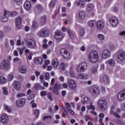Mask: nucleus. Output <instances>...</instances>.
<instances>
[{
	"mask_svg": "<svg viewBox=\"0 0 125 125\" xmlns=\"http://www.w3.org/2000/svg\"><path fill=\"white\" fill-rule=\"evenodd\" d=\"M88 58L91 63H96L99 60V55L96 51H92L89 53Z\"/></svg>",
	"mask_w": 125,
	"mask_h": 125,
	"instance_id": "1",
	"label": "nucleus"
},
{
	"mask_svg": "<svg viewBox=\"0 0 125 125\" xmlns=\"http://www.w3.org/2000/svg\"><path fill=\"white\" fill-rule=\"evenodd\" d=\"M89 92H90L93 95H99L100 94V90L99 88L96 86H91L87 88Z\"/></svg>",
	"mask_w": 125,
	"mask_h": 125,
	"instance_id": "2",
	"label": "nucleus"
},
{
	"mask_svg": "<svg viewBox=\"0 0 125 125\" xmlns=\"http://www.w3.org/2000/svg\"><path fill=\"white\" fill-rule=\"evenodd\" d=\"M118 62H121L125 61V52L123 50H120L116 53Z\"/></svg>",
	"mask_w": 125,
	"mask_h": 125,
	"instance_id": "3",
	"label": "nucleus"
},
{
	"mask_svg": "<svg viewBox=\"0 0 125 125\" xmlns=\"http://www.w3.org/2000/svg\"><path fill=\"white\" fill-rule=\"evenodd\" d=\"M98 104L99 108L101 110V111H102V112L106 111V109H107V102L106 101V100H100L98 103Z\"/></svg>",
	"mask_w": 125,
	"mask_h": 125,
	"instance_id": "4",
	"label": "nucleus"
},
{
	"mask_svg": "<svg viewBox=\"0 0 125 125\" xmlns=\"http://www.w3.org/2000/svg\"><path fill=\"white\" fill-rule=\"evenodd\" d=\"M87 68V64L85 62H82L80 63L77 67L76 70L78 73H83L86 70Z\"/></svg>",
	"mask_w": 125,
	"mask_h": 125,
	"instance_id": "5",
	"label": "nucleus"
},
{
	"mask_svg": "<svg viewBox=\"0 0 125 125\" xmlns=\"http://www.w3.org/2000/svg\"><path fill=\"white\" fill-rule=\"evenodd\" d=\"M60 53L63 58L65 59V60H70V59H71L70 52H68L67 49L65 48L61 49L60 50Z\"/></svg>",
	"mask_w": 125,
	"mask_h": 125,
	"instance_id": "6",
	"label": "nucleus"
},
{
	"mask_svg": "<svg viewBox=\"0 0 125 125\" xmlns=\"http://www.w3.org/2000/svg\"><path fill=\"white\" fill-rule=\"evenodd\" d=\"M37 35L41 38H46L49 35V31L46 28H42L37 33Z\"/></svg>",
	"mask_w": 125,
	"mask_h": 125,
	"instance_id": "7",
	"label": "nucleus"
},
{
	"mask_svg": "<svg viewBox=\"0 0 125 125\" xmlns=\"http://www.w3.org/2000/svg\"><path fill=\"white\" fill-rule=\"evenodd\" d=\"M116 98L118 101L122 102L125 100V89L117 93L116 95Z\"/></svg>",
	"mask_w": 125,
	"mask_h": 125,
	"instance_id": "8",
	"label": "nucleus"
},
{
	"mask_svg": "<svg viewBox=\"0 0 125 125\" xmlns=\"http://www.w3.org/2000/svg\"><path fill=\"white\" fill-rule=\"evenodd\" d=\"M26 44L29 48H36V42L33 39H28L26 41Z\"/></svg>",
	"mask_w": 125,
	"mask_h": 125,
	"instance_id": "9",
	"label": "nucleus"
},
{
	"mask_svg": "<svg viewBox=\"0 0 125 125\" xmlns=\"http://www.w3.org/2000/svg\"><path fill=\"white\" fill-rule=\"evenodd\" d=\"M1 123L3 125H7L9 123V117L6 114H3L0 117Z\"/></svg>",
	"mask_w": 125,
	"mask_h": 125,
	"instance_id": "10",
	"label": "nucleus"
},
{
	"mask_svg": "<svg viewBox=\"0 0 125 125\" xmlns=\"http://www.w3.org/2000/svg\"><path fill=\"white\" fill-rule=\"evenodd\" d=\"M100 82L102 83H103L104 84H109V83H110V79L109 78V76L107 75H103L100 78Z\"/></svg>",
	"mask_w": 125,
	"mask_h": 125,
	"instance_id": "11",
	"label": "nucleus"
},
{
	"mask_svg": "<svg viewBox=\"0 0 125 125\" xmlns=\"http://www.w3.org/2000/svg\"><path fill=\"white\" fill-rule=\"evenodd\" d=\"M109 23L111 26L115 27L119 24V20L117 17H112L109 19Z\"/></svg>",
	"mask_w": 125,
	"mask_h": 125,
	"instance_id": "12",
	"label": "nucleus"
},
{
	"mask_svg": "<svg viewBox=\"0 0 125 125\" xmlns=\"http://www.w3.org/2000/svg\"><path fill=\"white\" fill-rule=\"evenodd\" d=\"M67 83L70 88L72 90H75L77 88V83H76L75 80H69Z\"/></svg>",
	"mask_w": 125,
	"mask_h": 125,
	"instance_id": "13",
	"label": "nucleus"
},
{
	"mask_svg": "<svg viewBox=\"0 0 125 125\" xmlns=\"http://www.w3.org/2000/svg\"><path fill=\"white\" fill-rule=\"evenodd\" d=\"M64 37L65 35H63L61 31H57L55 33V38L56 40L59 42H62V41L63 40V39H64Z\"/></svg>",
	"mask_w": 125,
	"mask_h": 125,
	"instance_id": "14",
	"label": "nucleus"
},
{
	"mask_svg": "<svg viewBox=\"0 0 125 125\" xmlns=\"http://www.w3.org/2000/svg\"><path fill=\"white\" fill-rule=\"evenodd\" d=\"M0 67L1 69H8V68H10V63L8 61L4 60L1 62Z\"/></svg>",
	"mask_w": 125,
	"mask_h": 125,
	"instance_id": "15",
	"label": "nucleus"
},
{
	"mask_svg": "<svg viewBox=\"0 0 125 125\" xmlns=\"http://www.w3.org/2000/svg\"><path fill=\"white\" fill-rule=\"evenodd\" d=\"M75 5H77V6H79V7H81V8H83L84 7V5H85V3L83 0H76L74 2Z\"/></svg>",
	"mask_w": 125,
	"mask_h": 125,
	"instance_id": "16",
	"label": "nucleus"
},
{
	"mask_svg": "<svg viewBox=\"0 0 125 125\" xmlns=\"http://www.w3.org/2000/svg\"><path fill=\"white\" fill-rule=\"evenodd\" d=\"M102 58L104 59H106V58H109L111 56V52L109 50H104L102 52Z\"/></svg>",
	"mask_w": 125,
	"mask_h": 125,
	"instance_id": "17",
	"label": "nucleus"
},
{
	"mask_svg": "<svg viewBox=\"0 0 125 125\" xmlns=\"http://www.w3.org/2000/svg\"><path fill=\"white\" fill-rule=\"evenodd\" d=\"M25 103H26V100L24 98H21L16 101V105L20 108L23 107L25 105Z\"/></svg>",
	"mask_w": 125,
	"mask_h": 125,
	"instance_id": "18",
	"label": "nucleus"
},
{
	"mask_svg": "<svg viewBox=\"0 0 125 125\" xmlns=\"http://www.w3.org/2000/svg\"><path fill=\"white\" fill-rule=\"evenodd\" d=\"M22 17H19L17 18L16 20V27L18 29H20L21 28V26H22Z\"/></svg>",
	"mask_w": 125,
	"mask_h": 125,
	"instance_id": "19",
	"label": "nucleus"
},
{
	"mask_svg": "<svg viewBox=\"0 0 125 125\" xmlns=\"http://www.w3.org/2000/svg\"><path fill=\"white\" fill-rule=\"evenodd\" d=\"M86 10L89 12H93L95 10L94 4L92 3H89L86 5Z\"/></svg>",
	"mask_w": 125,
	"mask_h": 125,
	"instance_id": "20",
	"label": "nucleus"
},
{
	"mask_svg": "<svg viewBox=\"0 0 125 125\" xmlns=\"http://www.w3.org/2000/svg\"><path fill=\"white\" fill-rule=\"evenodd\" d=\"M60 88H61V85L58 83H56L53 87L52 91L53 92V93H54V94H58V91L59 89H60Z\"/></svg>",
	"mask_w": 125,
	"mask_h": 125,
	"instance_id": "21",
	"label": "nucleus"
},
{
	"mask_svg": "<svg viewBox=\"0 0 125 125\" xmlns=\"http://www.w3.org/2000/svg\"><path fill=\"white\" fill-rule=\"evenodd\" d=\"M96 25L98 30H102L104 28V26H105V23L102 21H99L97 22L96 21Z\"/></svg>",
	"mask_w": 125,
	"mask_h": 125,
	"instance_id": "22",
	"label": "nucleus"
},
{
	"mask_svg": "<svg viewBox=\"0 0 125 125\" xmlns=\"http://www.w3.org/2000/svg\"><path fill=\"white\" fill-rule=\"evenodd\" d=\"M78 16L79 20L81 21H83V20L85 19V16H86V15L85 14V12L81 11L78 13Z\"/></svg>",
	"mask_w": 125,
	"mask_h": 125,
	"instance_id": "23",
	"label": "nucleus"
},
{
	"mask_svg": "<svg viewBox=\"0 0 125 125\" xmlns=\"http://www.w3.org/2000/svg\"><path fill=\"white\" fill-rule=\"evenodd\" d=\"M13 86L14 87L15 89L16 90H20L21 88V83L19 81H14L13 84Z\"/></svg>",
	"mask_w": 125,
	"mask_h": 125,
	"instance_id": "24",
	"label": "nucleus"
},
{
	"mask_svg": "<svg viewBox=\"0 0 125 125\" xmlns=\"http://www.w3.org/2000/svg\"><path fill=\"white\" fill-rule=\"evenodd\" d=\"M78 78L80 79V80H88L89 76L86 73H80L78 74Z\"/></svg>",
	"mask_w": 125,
	"mask_h": 125,
	"instance_id": "25",
	"label": "nucleus"
},
{
	"mask_svg": "<svg viewBox=\"0 0 125 125\" xmlns=\"http://www.w3.org/2000/svg\"><path fill=\"white\" fill-rule=\"evenodd\" d=\"M115 106L111 105L110 106V113L113 114L114 116H115L116 117V118H120V115L118 113H117L115 112V111H115Z\"/></svg>",
	"mask_w": 125,
	"mask_h": 125,
	"instance_id": "26",
	"label": "nucleus"
},
{
	"mask_svg": "<svg viewBox=\"0 0 125 125\" xmlns=\"http://www.w3.org/2000/svg\"><path fill=\"white\" fill-rule=\"evenodd\" d=\"M34 62L36 65H42V58H36L34 59Z\"/></svg>",
	"mask_w": 125,
	"mask_h": 125,
	"instance_id": "27",
	"label": "nucleus"
},
{
	"mask_svg": "<svg viewBox=\"0 0 125 125\" xmlns=\"http://www.w3.org/2000/svg\"><path fill=\"white\" fill-rule=\"evenodd\" d=\"M31 3L29 1H26L23 5V7L26 10H29L31 7Z\"/></svg>",
	"mask_w": 125,
	"mask_h": 125,
	"instance_id": "28",
	"label": "nucleus"
},
{
	"mask_svg": "<svg viewBox=\"0 0 125 125\" xmlns=\"http://www.w3.org/2000/svg\"><path fill=\"white\" fill-rule=\"evenodd\" d=\"M67 32L70 37V38H71L72 40H74L75 38V33L71 30L69 28L67 29Z\"/></svg>",
	"mask_w": 125,
	"mask_h": 125,
	"instance_id": "29",
	"label": "nucleus"
},
{
	"mask_svg": "<svg viewBox=\"0 0 125 125\" xmlns=\"http://www.w3.org/2000/svg\"><path fill=\"white\" fill-rule=\"evenodd\" d=\"M4 14L7 15V16H16L17 13L16 12L11 13L8 11L4 10Z\"/></svg>",
	"mask_w": 125,
	"mask_h": 125,
	"instance_id": "30",
	"label": "nucleus"
},
{
	"mask_svg": "<svg viewBox=\"0 0 125 125\" xmlns=\"http://www.w3.org/2000/svg\"><path fill=\"white\" fill-rule=\"evenodd\" d=\"M4 15L1 16L0 18V20L2 21V22H6V21H7V20H8V18H7V15L6 14H4Z\"/></svg>",
	"mask_w": 125,
	"mask_h": 125,
	"instance_id": "31",
	"label": "nucleus"
},
{
	"mask_svg": "<svg viewBox=\"0 0 125 125\" xmlns=\"http://www.w3.org/2000/svg\"><path fill=\"white\" fill-rule=\"evenodd\" d=\"M105 63L109 64V66H111V67H113L115 66V61L112 59H110L107 61L105 62Z\"/></svg>",
	"mask_w": 125,
	"mask_h": 125,
	"instance_id": "32",
	"label": "nucleus"
},
{
	"mask_svg": "<svg viewBox=\"0 0 125 125\" xmlns=\"http://www.w3.org/2000/svg\"><path fill=\"white\" fill-rule=\"evenodd\" d=\"M20 71L21 74H26L27 72V66L22 65L20 68Z\"/></svg>",
	"mask_w": 125,
	"mask_h": 125,
	"instance_id": "33",
	"label": "nucleus"
},
{
	"mask_svg": "<svg viewBox=\"0 0 125 125\" xmlns=\"http://www.w3.org/2000/svg\"><path fill=\"white\" fill-rule=\"evenodd\" d=\"M52 65L55 68L58 67V65H59V62H58V60L57 59H54L53 60Z\"/></svg>",
	"mask_w": 125,
	"mask_h": 125,
	"instance_id": "34",
	"label": "nucleus"
},
{
	"mask_svg": "<svg viewBox=\"0 0 125 125\" xmlns=\"http://www.w3.org/2000/svg\"><path fill=\"white\" fill-rule=\"evenodd\" d=\"M87 25L90 27H93L96 25V21L95 20H90L87 22Z\"/></svg>",
	"mask_w": 125,
	"mask_h": 125,
	"instance_id": "35",
	"label": "nucleus"
},
{
	"mask_svg": "<svg viewBox=\"0 0 125 125\" xmlns=\"http://www.w3.org/2000/svg\"><path fill=\"white\" fill-rule=\"evenodd\" d=\"M56 2H57V0H52L49 4V7L52 8L55 6V4H56Z\"/></svg>",
	"mask_w": 125,
	"mask_h": 125,
	"instance_id": "36",
	"label": "nucleus"
},
{
	"mask_svg": "<svg viewBox=\"0 0 125 125\" xmlns=\"http://www.w3.org/2000/svg\"><path fill=\"white\" fill-rule=\"evenodd\" d=\"M7 83V80L4 78L3 77H0V83L1 84H4V83Z\"/></svg>",
	"mask_w": 125,
	"mask_h": 125,
	"instance_id": "37",
	"label": "nucleus"
},
{
	"mask_svg": "<svg viewBox=\"0 0 125 125\" xmlns=\"http://www.w3.org/2000/svg\"><path fill=\"white\" fill-rule=\"evenodd\" d=\"M92 104H93V102H91L90 103V105H88L87 106V109L88 110H89L90 109H91L92 110H93V111H94V110H95V106L93 105Z\"/></svg>",
	"mask_w": 125,
	"mask_h": 125,
	"instance_id": "38",
	"label": "nucleus"
},
{
	"mask_svg": "<svg viewBox=\"0 0 125 125\" xmlns=\"http://www.w3.org/2000/svg\"><path fill=\"white\" fill-rule=\"evenodd\" d=\"M90 71L92 74H94L95 75H96V74H97L98 73L97 68L96 67H93L90 69Z\"/></svg>",
	"mask_w": 125,
	"mask_h": 125,
	"instance_id": "39",
	"label": "nucleus"
},
{
	"mask_svg": "<svg viewBox=\"0 0 125 125\" xmlns=\"http://www.w3.org/2000/svg\"><path fill=\"white\" fill-rule=\"evenodd\" d=\"M4 107L5 110H6V111H7L8 113H11V111H12V108L10 106L4 105Z\"/></svg>",
	"mask_w": 125,
	"mask_h": 125,
	"instance_id": "40",
	"label": "nucleus"
},
{
	"mask_svg": "<svg viewBox=\"0 0 125 125\" xmlns=\"http://www.w3.org/2000/svg\"><path fill=\"white\" fill-rule=\"evenodd\" d=\"M45 22H46V17L45 16H43L41 19V23L42 25H44V24H45Z\"/></svg>",
	"mask_w": 125,
	"mask_h": 125,
	"instance_id": "41",
	"label": "nucleus"
},
{
	"mask_svg": "<svg viewBox=\"0 0 125 125\" xmlns=\"http://www.w3.org/2000/svg\"><path fill=\"white\" fill-rule=\"evenodd\" d=\"M89 98L87 97H84L83 101H82V104H85V103H89Z\"/></svg>",
	"mask_w": 125,
	"mask_h": 125,
	"instance_id": "42",
	"label": "nucleus"
},
{
	"mask_svg": "<svg viewBox=\"0 0 125 125\" xmlns=\"http://www.w3.org/2000/svg\"><path fill=\"white\" fill-rule=\"evenodd\" d=\"M25 48L26 47H23L21 48H17V50L19 51L20 55H22V54H23V52Z\"/></svg>",
	"mask_w": 125,
	"mask_h": 125,
	"instance_id": "43",
	"label": "nucleus"
},
{
	"mask_svg": "<svg viewBox=\"0 0 125 125\" xmlns=\"http://www.w3.org/2000/svg\"><path fill=\"white\" fill-rule=\"evenodd\" d=\"M74 70V67H71L70 68V76L71 78H74L75 77V73L73 71Z\"/></svg>",
	"mask_w": 125,
	"mask_h": 125,
	"instance_id": "44",
	"label": "nucleus"
},
{
	"mask_svg": "<svg viewBox=\"0 0 125 125\" xmlns=\"http://www.w3.org/2000/svg\"><path fill=\"white\" fill-rule=\"evenodd\" d=\"M79 34L81 37L84 36L85 32L84 31V28H82L79 31Z\"/></svg>",
	"mask_w": 125,
	"mask_h": 125,
	"instance_id": "45",
	"label": "nucleus"
},
{
	"mask_svg": "<svg viewBox=\"0 0 125 125\" xmlns=\"http://www.w3.org/2000/svg\"><path fill=\"white\" fill-rule=\"evenodd\" d=\"M3 93L4 95H7L8 94V91L7 90V87H4L2 88Z\"/></svg>",
	"mask_w": 125,
	"mask_h": 125,
	"instance_id": "46",
	"label": "nucleus"
},
{
	"mask_svg": "<svg viewBox=\"0 0 125 125\" xmlns=\"http://www.w3.org/2000/svg\"><path fill=\"white\" fill-rule=\"evenodd\" d=\"M98 38L100 41H104L105 36L103 34H98Z\"/></svg>",
	"mask_w": 125,
	"mask_h": 125,
	"instance_id": "47",
	"label": "nucleus"
},
{
	"mask_svg": "<svg viewBox=\"0 0 125 125\" xmlns=\"http://www.w3.org/2000/svg\"><path fill=\"white\" fill-rule=\"evenodd\" d=\"M32 27L33 29H37V28H38L39 24H38V22H37V21H34L32 24Z\"/></svg>",
	"mask_w": 125,
	"mask_h": 125,
	"instance_id": "48",
	"label": "nucleus"
},
{
	"mask_svg": "<svg viewBox=\"0 0 125 125\" xmlns=\"http://www.w3.org/2000/svg\"><path fill=\"white\" fill-rule=\"evenodd\" d=\"M34 113V115H35L36 118H38V117H39V115H40V110L39 109H35Z\"/></svg>",
	"mask_w": 125,
	"mask_h": 125,
	"instance_id": "49",
	"label": "nucleus"
},
{
	"mask_svg": "<svg viewBox=\"0 0 125 125\" xmlns=\"http://www.w3.org/2000/svg\"><path fill=\"white\" fill-rule=\"evenodd\" d=\"M47 94V92L46 91H42L41 92V96L42 97H43L44 96H45Z\"/></svg>",
	"mask_w": 125,
	"mask_h": 125,
	"instance_id": "50",
	"label": "nucleus"
},
{
	"mask_svg": "<svg viewBox=\"0 0 125 125\" xmlns=\"http://www.w3.org/2000/svg\"><path fill=\"white\" fill-rule=\"evenodd\" d=\"M31 104L32 108H36L37 107V104L35 103L34 100H32L31 102Z\"/></svg>",
	"mask_w": 125,
	"mask_h": 125,
	"instance_id": "51",
	"label": "nucleus"
},
{
	"mask_svg": "<svg viewBox=\"0 0 125 125\" xmlns=\"http://www.w3.org/2000/svg\"><path fill=\"white\" fill-rule=\"evenodd\" d=\"M60 68L61 70H65V63H61L60 65Z\"/></svg>",
	"mask_w": 125,
	"mask_h": 125,
	"instance_id": "52",
	"label": "nucleus"
},
{
	"mask_svg": "<svg viewBox=\"0 0 125 125\" xmlns=\"http://www.w3.org/2000/svg\"><path fill=\"white\" fill-rule=\"evenodd\" d=\"M47 119H51V116H46L42 117V120L45 121V120H47Z\"/></svg>",
	"mask_w": 125,
	"mask_h": 125,
	"instance_id": "53",
	"label": "nucleus"
},
{
	"mask_svg": "<svg viewBox=\"0 0 125 125\" xmlns=\"http://www.w3.org/2000/svg\"><path fill=\"white\" fill-rule=\"evenodd\" d=\"M101 92L103 93V94H104V93H105L106 89H105V87L104 86L102 87Z\"/></svg>",
	"mask_w": 125,
	"mask_h": 125,
	"instance_id": "54",
	"label": "nucleus"
},
{
	"mask_svg": "<svg viewBox=\"0 0 125 125\" xmlns=\"http://www.w3.org/2000/svg\"><path fill=\"white\" fill-rule=\"evenodd\" d=\"M59 14V10H57L55 12V14L54 15H53V19H54V18H55V17H56V16Z\"/></svg>",
	"mask_w": 125,
	"mask_h": 125,
	"instance_id": "55",
	"label": "nucleus"
},
{
	"mask_svg": "<svg viewBox=\"0 0 125 125\" xmlns=\"http://www.w3.org/2000/svg\"><path fill=\"white\" fill-rule=\"evenodd\" d=\"M47 98H48V99H49V100H52V96L50 92H49L48 93Z\"/></svg>",
	"mask_w": 125,
	"mask_h": 125,
	"instance_id": "56",
	"label": "nucleus"
},
{
	"mask_svg": "<svg viewBox=\"0 0 125 125\" xmlns=\"http://www.w3.org/2000/svg\"><path fill=\"white\" fill-rule=\"evenodd\" d=\"M13 75H10L8 76V80L10 82L11 81H12L13 80Z\"/></svg>",
	"mask_w": 125,
	"mask_h": 125,
	"instance_id": "57",
	"label": "nucleus"
},
{
	"mask_svg": "<svg viewBox=\"0 0 125 125\" xmlns=\"http://www.w3.org/2000/svg\"><path fill=\"white\" fill-rule=\"evenodd\" d=\"M45 80H49L50 79V76H49V73L48 72H47L45 75Z\"/></svg>",
	"mask_w": 125,
	"mask_h": 125,
	"instance_id": "58",
	"label": "nucleus"
},
{
	"mask_svg": "<svg viewBox=\"0 0 125 125\" xmlns=\"http://www.w3.org/2000/svg\"><path fill=\"white\" fill-rule=\"evenodd\" d=\"M117 123L118 124V125H125V123L124 122H123L121 120H119L117 122Z\"/></svg>",
	"mask_w": 125,
	"mask_h": 125,
	"instance_id": "59",
	"label": "nucleus"
},
{
	"mask_svg": "<svg viewBox=\"0 0 125 125\" xmlns=\"http://www.w3.org/2000/svg\"><path fill=\"white\" fill-rule=\"evenodd\" d=\"M65 105L66 106V108L68 110H70V108H71V105L69 104V103H66L65 104Z\"/></svg>",
	"mask_w": 125,
	"mask_h": 125,
	"instance_id": "60",
	"label": "nucleus"
},
{
	"mask_svg": "<svg viewBox=\"0 0 125 125\" xmlns=\"http://www.w3.org/2000/svg\"><path fill=\"white\" fill-rule=\"evenodd\" d=\"M121 109L123 110V111H125V103H123L121 104Z\"/></svg>",
	"mask_w": 125,
	"mask_h": 125,
	"instance_id": "61",
	"label": "nucleus"
},
{
	"mask_svg": "<svg viewBox=\"0 0 125 125\" xmlns=\"http://www.w3.org/2000/svg\"><path fill=\"white\" fill-rule=\"evenodd\" d=\"M23 96H25V94L24 93H19L17 95L18 97H23Z\"/></svg>",
	"mask_w": 125,
	"mask_h": 125,
	"instance_id": "62",
	"label": "nucleus"
},
{
	"mask_svg": "<svg viewBox=\"0 0 125 125\" xmlns=\"http://www.w3.org/2000/svg\"><path fill=\"white\" fill-rule=\"evenodd\" d=\"M39 87H40V84L39 83H36L35 85V88L36 89H39Z\"/></svg>",
	"mask_w": 125,
	"mask_h": 125,
	"instance_id": "63",
	"label": "nucleus"
},
{
	"mask_svg": "<svg viewBox=\"0 0 125 125\" xmlns=\"http://www.w3.org/2000/svg\"><path fill=\"white\" fill-rule=\"evenodd\" d=\"M119 35H120V36H125V30L119 33Z\"/></svg>",
	"mask_w": 125,
	"mask_h": 125,
	"instance_id": "64",
	"label": "nucleus"
}]
</instances>
